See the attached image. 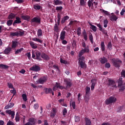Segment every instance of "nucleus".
Listing matches in <instances>:
<instances>
[{"instance_id": "9", "label": "nucleus", "mask_w": 125, "mask_h": 125, "mask_svg": "<svg viewBox=\"0 0 125 125\" xmlns=\"http://www.w3.org/2000/svg\"><path fill=\"white\" fill-rule=\"evenodd\" d=\"M36 122H37V119L34 118H30L28 120V123H29V124L31 125H37V123H36Z\"/></svg>"}, {"instance_id": "16", "label": "nucleus", "mask_w": 125, "mask_h": 125, "mask_svg": "<svg viewBox=\"0 0 125 125\" xmlns=\"http://www.w3.org/2000/svg\"><path fill=\"white\" fill-rule=\"evenodd\" d=\"M21 22H22L21 21V19H20V18L17 17H16V20L14 21L13 25V26H15V25H16V24H20V23H21Z\"/></svg>"}, {"instance_id": "34", "label": "nucleus", "mask_w": 125, "mask_h": 125, "mask_svg": "<svg viewBox=\"0 0 125 125\" xmlns=\"http://www.w3.org/2000/svg\"><path fill=\"white\" fill-rule=\"evenodd\" d=\"M101 48L102 51H105V43H104V42H101Z\"/></svg>"}, {"instance_id": "40", "label": "nucleus", "mask_w": 125, "mask_h": 125, "mask_svg": "<svg viewBox=\"0 0 125 125\" xmlns=\"http://www.w3.org/2000/svg\"><path fill=\"white\" fill-rule=\"evenodd\" d=\"M38 37H42V30L41 29H40L37 31Z\"/></svg>"}, {"instance_id": "17", "label": "nucleus", "mask_w": 125, "mask_h": 125, "mask_svg": "<svg viewBox=\"0 0 125 125\" xmlns=\"http://www.w3.org/2000/svg\"><path fill=\"white\" fill-rule=\"evenodd\" d=\"M29 44L32 48H33V49H36V48H38V46L37 45V44L35 43V42L32 41L29 42Z\"/></svg>"}, {"instance_id": "60", "label": "nucleus", "mask_w": 125, "mask_h": 125, "mask_svg": "<svg viewBox=\"0 0 125 125\" xmlns=\"http://www.w3.org/2000/svg\"><path fill=\"white\" fill-rule=\"evenodd\" d=\"M105 68L109 69V68H110V67H111V64H110V63H109V62H107L105 64Z\"/></svg>"}, {"instance_id": "25", "label": "nucleus", "mask_w": 125, "mask_h": 125, "mask_svg": "<svg viewBox=\"0 0 125 125\" xmlns=\"http://www.w3.org/2000/svg\"><path fill=\"white\" fill-rule=\"evenodd\" d=\"M84 120L86 123L85 125H91V121H90V119H88L87 117H85Z\"/></svg>"}, {"instance_id": "1", "label": "nucleus", "mask_w": 125, "mask_h": 125, "mask_svg": "<svg viewBox=\"0 0 125 125\" xmlns=\"http://www.w3.org/2000/svg\"><path fill=\"white\" fill-rule=\"evenodd\" d=\"M41 52L35 50V51H32V58L34 59H37V60H42L41 58Z\"/></svg>"}, {"instance_id": "32", "label": "nucleus", "mask_w": 125, "mask_h": 125, "mask_svg": "<svg viewBox=\"0 0 125 125\" xmlns=\"http://www.w3.org/2000/svg\"><path fill=\"white\" fill-rule=\"evenodd\" d=\"M10 35L11 37H18V32L12 31Z\"/></svg>"}, {"instance_id": "42", "label": "nucleus", "mask_w": 125, "mask_h": 125, "mask_svg": "<svg viewBox=\"0 0 125 125\" xmlns=\"http://www.w3.org/2000/svg\"><path fill=\"white\" fill-rule=\"evenodd\" d=\"M15 120L17 123L20 121V118L19 117V113L18 112L16 113Z\"/></svg>"}, {"instance_id": "38", "label": "nucleus", "mask_w": 125, "mask_h": 125, "mask_svg": "<svg viewBox=\"0 0 125 125\" xmlns=\"http://www.w3.org/2000/svg\"><path fill=\"white\" fill-rule=\"evenodd\" d=\"M90 92V88L89 87H86L85 89V94L86 95H89Z\"/></svg>"}, {"instance_id": "7", "label": "nucleus", "mask_w": 125, "mask_h": 125, "mask_svg": "<svg viewBox=\"0 0 125 125\" xmlns=\"http://www.w3.org/2000/svg\"><path fill=\"white\" fill-rule=\"evenodd\" d=\"M108 83V86H111V87H117V86L116 85V82L114 81L113 80L109 79Z\"/></svg>"}, {"instance_id": "21", "label": "nucleus", "mask_w": 125, "mask_h": 125, "mask_svg": "<svg viewBox=\"0 0 125 125\" xmlns=\"http://www.w3.org/2000/svg\"><path fill=\"white\" fill-rule=\"evenodd\" d=\"M17 14H14L13 13H10L9 16H8V19H14Z\"/></svg>"}, {"instance_id": "33", "label": "nucleus", "mask_w": 125, "mask_h": 125, "mask_svg": "<svg viewBox=\"0 0 125 125\" xmlns=\"http://www.w3.org/2000/svg\"><path fill=\"white\" fill-rule=\"evenodd\" d=\"M55 115H56V109L53 108L52 111L51 112V117H52V118H54Z\"/></svg>"}, {"instance_id": "6", "label": "nucleus", "mask_w": 125, "mask_h": 125, "mask_svg": "<svg viewBox=\"0 0 125 125\" xmlns=\"http://www.w3.org/2000/svg\"><path fill=\"white\" fill-rule=\"evenodd\" d=\"M29 70L33 72H40L41 71V67L39 65H34L30 67Z\"/></svg>"}, {"instance_id": "59", "label": "nucleus", "mask_w": 125, "mask_h": 125, "mask_svg": "<svg viewBox=\"0 0 125 125\" xmlns=\"http://www.w3.org/2000/svg\"><path fill=\"white\" fill-rule=\"evenodd\" d=\"M39 107H40V105H39L38 104H35L33 105V108L35 109V110L39 109Z\"/></svg>"}, {"instance_id": "52", "label": "nucleus", "mask_w": 125, "mask_h": 125, "mask_svg": "<svg viewBox=\"0 0 125 125\" xmlns=\"http://www.w3.org/2000/svg\"><path fill=\"white\" fill-rule=\"evenodd\" d=\"M81 68L83 69V68H84V66H85V63H84V62H79Z\"/></svg>"}, {"instance_id": "62", "label": "nucleus", "mask_w": 125, "mask_h": 125, "mask_svg": "<svg viewBox=\"0 0 125 125\" xmlns=\"http://www.w3.org/2000/svg\"><path fill=\"white\" fill-rule=\"evenodd\" d=\"M7 125H15V124H14V123L12 122V121L9 120V121L7 122Z\"/></svg>"}, {"instance_id": "23", "label": "nucleus", "mask_w": 125, "mask_h": 125, "mask_svg": "<svg viewBox=\"0 0 125 125\" xmlns=\"http://www.w3.org/2000/svg\"><path fill=\"white\" fill-rule=\"evenodd\" d=\"M56 23L54 27V31L55 32H56V33H58L59 32V27L58 26V24L57 25V23H56V20H55Z\"/></svg>"}, {"instance_id": "3", "label": "nucleus", "mask_w": 125, "mask_h": 125, "mask_svg": "<svg viewBox=\"0 0 125 125\" xmlns=\"http://www.w3.org/2000/svg\"><path fill=\"white\" fill-rule=\"evenodd\" d=\"M46 81H47V76H43L41 77L38 81H36L37 83L38 84H43L44 83H46Z\"/></svg>"}, {"instance_id": "20", "label": "nucleus", "mask_w": 125, "mask_h": 125, "mask_svg": "<svg viewBox=\"0 0 125 125\" xmlns=\"http://www.w3.org/2000/svg\"><path fill=\"white\" fill-rule=\"evenodd\" d=\"M30 18H31V17L28 15H26V16L23 15L21 16V19H23V20H25V21H29Z\"/></svg>"}, {"instance_id": "44", "label": "nucleus", "mask_w": 125, "mask_h": 125, "mask_svg": "<svg viewBox=\"0 0 125 125\" xmlns=\"http://www.w3.org/2000/svg\"><path fill=\"white\" fill-rule=\"evenodd\" d=\"M12 23H13V20H9L7 21V26H10L11 25H12Z\"/></svg>"}, {"instance_id": "36", "label": "nucleus", "mask_w": 125, "mask_h": 125, "mask_svg": "<svg viewBox=\"0 0 125 125\" xmlns=\"http://www.w3.org/2000/svg\"><path fill=\"white\" fill-rule=\"evenodd\" d=\"M57 18H58L57 23L58 26H59V25H60V20L61 19V15L59 13H58L57 14Z\"/></svg>"}, {"instance_id": "46", "label": "nucleus", "mask_w": 125, "mask_h": 125, "mask_svg": "<svg viewBox=\"0 0 125 125\" xmlns=\"http://www.w3.org/2000/svg\"><path fill=\"white\" fill-rule=\"evenodd\" d=\"M108 20L105 19L104 21V28H107V26H108Z\"/></svg>"}, {"instance_id": "58", "label": "nucleus", "mask_w": 125, "mask_h": 125, "mask_svg": "<svg viewBox=\"0 0 125 125\" xmlns=\"http://www.w3.org/2000/svg\"><path fill=\"white\" fill-rule=\"evenodd\" d=\"M79 62H83L84 61V57H79Z\"/></svg>"}, {"instance_id": "26", "label": "nucleus", "mask_w": 125, "mask_h": 125, "mask_svg": "<svg viewBox=\"0 0 125 125\" xmlns=\"http://www.w3.org/2000/svg\"><path fill=\"white\" fill-rule=\"evenodd\" d=\"M88 23L91 27L90 28H91L92 30V31H93V32H96V31H97V27H96V26L92 25V24L90 23V22H88Z\"/></svg>"}, {"instance_id": "31", "label": "nucleus", "mask_w": 125, "mask_h": 125, "mask_svg": "<svg viewBox=\"0 0 125 125\" xmlns=\"http://www.w3.org/2000/svg\"><path fill=\"white\" fill-rule=\"evenodd\" d=\"M13 106H14V104L13 103H10L5 106L4 109L5 110H7V109H10V108H12Z\"/></svg>"}, {"instance_id": "19", "label": "nucleus", "mask_w": 125, "mask_h": 125, "mask_svg": "<svg viewBox=\"0 0 125 125\" xmlns=\"http://www.w3.org/2000/svg\"><path fill=\"white\" fill-rule=\"evenodd\" d=\"M43 91L45 92V93L46 94H48L49 93H51V92H52V89L49 88H45L44 89H43Z\"/></svg>"}, {"instance_id": "55", "label": "nucleus", "mask_w": 125, "mask_h": 125, "mask_svg": "<svg viewBox=\"0 0 125 125\" xmlns=\"http://www.w3.org/2000/svg\"><path fill=\"white\" fill-rule=\"evenodd\" d=\"M67 108H63L62 110L63 116H66V115H67Z\"/></svg>"}, {"instance_id": "45", "label": "nucleus", "mask_w": 125, "mask_h": 125, "mask_svg": "<svg viewBox=\"0 0 125 125\" xmlns=\"http://www.w3.org/2000/svg\"><path fill=\"white\" fill-rule=\"evenodd\" d=\"M77 34L78 36H80L82 35V30L81 29V27H78L77 31Z\"/></svg>"}, {"instance_id": "14", "label": "nucleus", "mask_w": 125, "mask_h": 125, "mask_svg": "<svg viewBox=\"0 0 125 125\" xmlns=\"http://www.w3.org/2000/svg\"><path fill=\"white\" fill-rule=\"evenodd\" d=\"M91 83H92L91 86V90H93V89H94V86H95L97 82L96 81V80H95V79H92L91 81Z\"/></svg>"}, {"instance_id": "39", "label": "nucleus", "mask_w": 125, "mask_h": 125, "mask_svg": "<svg viewBox=\"0 0 125 125\" xmlns=\"http://www.w3.org/2000/svg\"><path fill=\"white\" fill-rule=\"evenodd\" d=\"M32 41H34V42H40V43H42V40L39 38H33Z\"/></svg>"}, {"instance_id": "41", "label": "nucleus", "mask_w": 125, "mask_h": 125, "mask_svg": "<svg viewBox=\"0 0 125 125\" xmlns=\"http://www.w3.org/2000/svg\"><path fill=\"white\" fill-rule=\"evenodd\" d=\"M89 39L92 44H93V36L91 33L89 35Z\"/></svg>"}, {"instance_id": "24", "label": "nucleus", "mask_w": 125, "mask_h": 125, "mask_svg": "<svg viewBox=\"0 0 125 125\" xmlns=\"http://www.w3.org/2000/svg\"><path fill=\"white\" fill-rule=\"evenodd\" d=\"M100 10L101 11L103 14H105V15H106V16H109L110 15V13L104 9H101Z\"/></svg>"}, {"instance_id": "51", "label": "nucleus", "mask_w": 125, "mask_h": 125, "mask_svg": "<svg viewBox=\"0 0 125 125\" xmlns=\"http://www.w3.org/2000/svg\"><path fill=\"white\" fill-rule=\"evenodd\" d=\"M22 97L23 101H25L26 102L27 100H28V99H27V95H26V94H23L22 95Z\"/></svg>"}, {"instance_id": "50", "label": "nucleus", "mask_w": 125, "mask_h": 125, "mask_svg": "<svg viewBox=\"0 0 125 125\" xmlns=\"http://www.w3.org/2000/svg\"><path fill=\"white\" fill-rule=\"evenodd\" d=\"M23 49H24L23 48H21L20 49H18L17 51H16L15 54L17 55V54H18V53H20L22 52V51H23Z\"/></svg>"}, {"instance_id": "57", "label": "nucleus", "mask_w": 125, "mask_h": 125, "mask_svg": "<svg viewBox=\"0 0 125 125\" xmlns=\"http://www.w3.org/2000/svg\"><path fill=\"white\" fill-rule=\"evenodd\" d=\"M62 9H63V7L62 6H57L56 8V10H57V11H61V10H62Z\"/></svg>"}, {"instance_id": "11", "label": "nucleus", "mask_w": 125, "mask_h": 125, "mask_svg": "<svg viewBox=\"0 0 125 125\" xmlns=\"http://www.w3.org/2000/svg\"><path fill=\"white\" fill-rule=\"evenodd\" d=\"M41 57L44 60H47V61H48V60L50 59V58H49V56H48V55H46V54L43 52L42 53Z\"/></svg>"}, {"instance_id": "22", "label": "nucleus", "mask_w": 125, "mask_h": 125, "mask_svg": "<svg viewBox=\"0 0 125 125\" xmlns=\"http://www.w3.org/2000/svg\"><path fill=\"white\" fill-rule=\"evenodd\" d=\"M54 4L55 5H61V4H63V1L60 0H55Z\"/></svg>"}, {"instance_id": "12", "label": "nucleus", "mask_w": 125, "mask_h": 125, "mask_svg": "<svg viewBox=\"0 0 125 125\" xmlns=\"http://www.w3.org/2000/svg\"><path fill=\"white\" fill-rule=\"evenodd\" d=\"M99 61L101 62V64H105L108 62V60L105 57H103L99 59Z\"/></svg>"}, {"instance_id": "30", "label": "nucleus", "mask_w": 125, "mask_h": 125, "mask_svg": "<svg viewBox=\"0 0 125 125\" xmlns=\"http://www.w3.org/2000/svg\"><path fill=\"white\" fill-rule=\"evenodd\" d=\"M82 34L83 35L84 41H87V34H86V31H85V29L83 30Z\"/></svg>"}, {"instance_id": "54", "label": "nucleus", "mask_w": 125, "mask_h": 125, "mask_svg": "<svg viewBox=\"0 0 125 125\" xmlns=\"http://www.w3.org/2000/svg\"><path fill=\"white\" fill-rule=\"evenodd\" d=\"M74 119H75V122H76L77 123L81 121V118L79 116H75L74 117Z\"/></svg>"}, {"instance_id": "53", "label": "nucleus", "mask_w": 125, "mask_h": 125, "mask_svg": "<svg viewBox=\"0 0 125 125\" xmlns=\"http://www.w3.org/2000/svg\"><path fill=\"white\" fill-rule=\"evenodd\" d=\"M86 4V2L84 1V0H80V5L84 6Z\"/></svg>"}, {"instance_id": "10", "label": "nucleus", "mask_w": 125, "mask_h": 125, "mask_svg": "<svg viewBox=\"0 0 125 125\" xmlns=\"http://www.w3.org/2000/svg\"><path fill=\"white\" fill-rule=\"evenodd\" d=\"M5 112L9 115H11V118L12 119H14V117L15 116V112L11 111V110H6Z\"/></svg>"}, {"instance_id": "4", "label": "nucleus", "mask_w": 125, "mask_h": 125, "mask_svg": "<svg viewBox=\"0 0 125 125\" xmlns=\"http://www.w3.org/2000/svg\"><path fill=\"white\" fill-rule=\"evenodd\" d=\"M117 101V98L111 96L109 97L108 99L105 100V104L106 105H109V104H111V103H115Z\"/></svg>"}, {"instance_id": "61", "label": "nucleus", "mask_w": 125, "mask_h": 125, "mask_svg": "<svg viewBox=\"0 0 125 125\" xmlns=\"http://www.w3.org/2000/svg\"><path fill=\"white\" fill-rule=\"evenodd\" d=\"M57 88H58V83H56V85L53 87V90H57Z\"/></svg>"}, {"instance_id": "49", "label": "nucleus", "mask_w": 125, "mask_h": 125, "mask_svg": "<svg viewBox=\"0 0 125 125\" xmlns=\"http://www.w3.org/2000/svg\"><path fill=\"white\" fill-rule=\"evenodd\" d=\"M86 53H89V47L86 46L83 49Z\"/></svg>"}, {"instance_id": "63", "label": "nucleus", "mask_w": 125, "mask_h": 125, "mask_svg": "<svg viewBox=\"0 0 125 125\" xmlns=\"http://www.w3.org/2000/svg\"><path fill=\"white\" fill-rule=\"evenodd\" d=\"M121 75L124 78H125V70H123L121 73Z\"/></svg>"}, {"instance_id": "27", "label": "nucleus", "mask_w": 125, "mask_h": 125, "mask_svg": "<svg viewBox=\"0 0 125 125\" xmlns=\"http://www.w3.org/2000/svg\"><path fill=\"white\" fill-rule=\"evenodd\" d=\"M69 18H70L69 17V16H65L63 17V18H62V21H61V23L62 24H64V22H66V21L68 20L69 19Z\"/></svg>"}, {"instance_id": "56", "label": "nucleus", "mask_w": 125, "mask_h": 125, "mask_svg": "<svg viewBox=\"0 0 125 125\" xmlns=\"http://www.w3.org/2000/svg\"><path fill=\"white\" fill-rule=\"evenodd\" d=\"M100 31H101V32H102V33H103V34L105 35V36H108V33H107V31L106 30H105V29L103 28Z\"/></svg>"}, {"instance_id": "43", "label": "nucleus", "mask_w": 125, "mask_h": 125, "mask_svg": "<svg viewBox=\"0 0 125 125\" xmlns=\"http://www.w3.org/2000/svg\"><path fill=\"white\" fill-rule=\"evenodd\" d=\"M25 34V31H19L18 32V37H23L24 36V34Z\"/></svg>"}, {"instance_id": "15", "label": "nucleus", "mask_w": 125, "mask_h": 125, "mask_svg": "<svg viewBox=\"0 0 125 125\" xmlns=\"http://www.w3.org/2000/svg\"><path fill=\"white\" fill-rule=\"evenodd\" d=\"M66 36V31L62 30L60 34V39L61 41H63V40H65V37Z\"/></svg>"}, {"instance_id": "29", "label": "nucleus", "mask_w": 125, "mask_h": 125, "mask_svg": "<svg viewBox=\"0 0 125 125\" xmlns=\"http://www.w3.org/2000/svg\"><path fill=\"white\" fill-rule=\"evenodd\" d=\"M11 50H12V49L11 48H7L4 50V54H8V53H10V51H11Z\"/></svg>"}, {"instance_id": "13", "label": "nucleus", "mask_w": 125, "mask_h": 125, "mask_svg": "<svg viewBox=\"0 0 125 125\" xmlns=\"http://www.w3.org/2000/svg\"><path fill=\"white\" fill-rule=\"evenodd\" d=\"M32 23H41V19L38 17H34L31 20Z\"/></svg>"}, {"instance_id": "35", "label": "nucleus", "mask_w": 125, "mask_h": 125, "mask_svg": "<svg viewBox=\"0 0 125 125\" xmlns=\"http://www.w3.org/2000/svg\"><path fill=\"white\" fill-rule=\"evenodd\" d=\"M17 45H18V42L16 41H13L12 45V48H16Z\"/></svg>"}, {"instance_id": "8", "label": "nucleus", "mask_w": 125, "mask_h": 125, "mask_svg": "<svg viewBox=\"0 0 125 125\" xmlns=\"http://www.w3.org/2000/svg\"><path fill=\"white\" fill-rule=\"evenodd\" d=\"M109 19L112 21V22H114V21H117L118 20V17L114 14V13H111V15H109Z\"/></svg>"}, {"instance_id": "2", "label": "nucleus", "mask_w": 125, "mask_h": 125, "mask_svg": "<svg viewBox=\"0 0 125 125\" xmlns=\"http://www.w3.org/2000/svg\"><path fill=\"white\" fill-rule=\"evenodd\" d=\"M112 62L114 66L117 68H120L121 67V65H122V61L119 59H113Z\"/></svg>"}, {"instance_id": "18", "label": "nucleus", "mask_w": 125, "mask_h": 125, "mask_svg": "<svg viewBox=\"0 0 125 125\" xmlns=\"http://www.w3.org/2000/svg\"><path fill=\"white\" fill-rule=\"evenodd\" d=\"M90 98L89 97V95H85L84 96V101L85 103H88Z\"/></svg>"}, {"instance_id": "5", "label": "nucleus", "mask_w": 125, "mask_h": 125, "mask_svg": "<svg viewBox=\"0 0 125 125\" xmlns=\"http://www.w3.org/2000/svg\"><path fill=\"white\" fill-rule=\"evenodd\" d=\"M64 82L65 83L64 84H65V88L66 89H68L72 86V84H73V83L71 82V80L66 79L64 80Z\"/></svg>"}, {"instance_id": "47", "label": "nucleus", "mask_w": 125, "mask_h": 125, "mask_svg": "<svg viewBox=\"0 0 125 125\" xmlns=\"http://www.w3.org/2000/svg\"><path fill=\"white\" fill-rule=\"evenodd\" d=\"M84 53H85L84 50L83 49L81 50L80 53L79 54V57H82V56H83Z\"/></svg>"}, {"instance_id": "64", "label": "nucleus", "mask_w": 125, "mask_h": 125, "mask_svg": "<svg viewBox=\"0 0 125 125\" xmlns=\"http://www.w3.org/2000/svg\"><path fill=\"white\" fill-rule=\"evenodd\" d=\"M8 86L9 87V88H13V84H12V83H8Z\"/></svg>"}, {"instance_id": "37", "label": "nucleus", "mask_w": 125, "mask_h": 125, "mask_svg": "<svg viewBox=\"0 0 125 125\" xmlns=\"http://www.w3.org/2000/svg\"><path fill=\"white\" fill-rule=\"evenodd\" d=\"M33 8L35 9V10H40V9H41V5H39V4L34 5Z\"/></svg>"}, {"instance_id": "48", "label": "nucleus", "mask_w": 125, "mask_h": 125, "mask_svg": "<svg viewBox=\"0 0 125 125\" xmlns=\"http://www.w3.org/2000/svg\"><path fill=\"white\" fill-rule=\"evenodd\" d=\"M0 67L2 69H8L9 66H8V65L0 64Z\"/></svg>"}, {"instance_id": "28", "label": "nucleus", "mask_w": 125, "mask_h": 125, "mask_svg": "<svg viewBox=\"0 0 125 125\" xmlns=\"http://www.w3.org/2000/svg\"><path fill=\"white\" fill-rule=\"evenodd\" d=\"M88 6L90 7H93V0H89L87 2Z\"/></svg>"}]
</instances>
